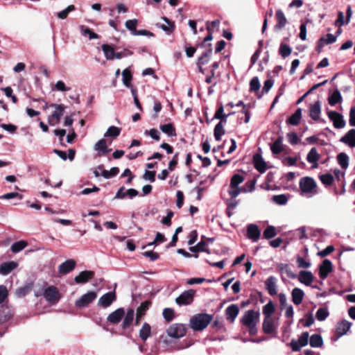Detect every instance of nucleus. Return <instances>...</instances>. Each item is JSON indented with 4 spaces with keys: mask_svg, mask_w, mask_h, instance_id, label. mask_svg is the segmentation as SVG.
Instances as JSON below:
<instances>
[{
    "mask_svg": "<svg viewBox=\"0 0 355 355\" xmlns=\"http://www.w3.org/2000/svg\"><path fill=\"white\" fill-rule=\"evenodd\" d=\"M259 312L252 309L246 311L241 318V323L245 326L250 335L254 336L257 333V324L259 321Z\"/></svg>",
    "mask_w": 355,
    "mask_h": 355,
    "instance_id": "f257e3e1",
    "label": "nucleus"
},
{
    "mask_svg": "<svg viewBox=\"0 0 355 355\" xmlns=\"http://www.w3.org/2000/svg\"><path fill=\"white\" fill-rule=\"evenodd\" d=\"M212 319V315L208 313L195 314L190 318L189 326L194 331H202L208 326Z\"/></svg>",
    "mask_w": 355,
    "mask_h": 355,
    "instance_id": "f03ea898",
    "label": "nucleus"
},
{
    "mask_svg": "<svg viewBox=\"0 0 355 355\" xmlns=\"http://www.w3.org/2000/svg\"><path fill=\"white\" fill-rule=\"evenodd\" d=\"M214 119L220 120L214 129V137L217 141H219L222 136V104L218 103L216 112L211 119H209V117L206 115V122L207 124H209Z\"/></svg>",
    "mask_w": 355,
    "mask_h": 355,
    "instance_id": "7ed1b4c3",
    "label": "nucleus"
},
{
    "mask_svg": "<svg viewBox=\"0 0 355 355\" xmlns=\"http://www.w3.org/2000/svg\"><path fill=\"white\" fill-rule=\"evenodd\" d=\"M243 180V176L239 173H236L232 177L227 191L230 197L236 198L240 193H241V188H239V185L242 183Z\"/></svg>",
    "mask_w": 355,
    "mask_h": 355,
    "instance_id": "20e7f679",
    "label": "nucleus"
},
{
    "mask_svg": "<svg viewBox=\"0 0 355 355\" xmlns=\"http://www.w3.org/2000/svg\"><path fill=\"white\" fill-rule=\"evenodd\" d=\"M316 182L313 178L304 177L300 180V188L303 193L316 194Z\"/></svg>",
    "mask_w": 355,
    "mask_h": 355,
    "instance_id": "39448f33",
    "label": "nucleus"
},
{
    "mask_svg": "<svg viewBox=\"0 0 355 355\" xmlns=\"http://www.w3.org/2000/svg\"><path fill=\"white\" fill-rule=\"evenodd\" d=\"M50 107H54L55 111L48 118L49 123L51 125H55L60 123L62 116L64 114L65 105L63 104L51 103Z\"/></svg>",
    "mask_w": 355,
    "mask_h": 355,
    "instance_id": "423d86ee",
    "label": "nucleus"
},
{
    "mask_svg": "<svg viewBox=\"0 0 355 355\" xmlns=\"http://www.w3.org/2000/svg\"><path fill=\"white\" fill-rule=\"evenodd\" d=\"M167 335L173 338H180L184 336L187 334V327L185 324L175 323L169 326L166 329Z\"/></svg>",
    "mask_w": 355,
    "mask_h": 355,
    "instance_id": "0eeeda50",
    "label": "nucleus"
},
{
    "mask_svg": "<svg viewBox=\"0 0 355 355\" xmlns=\"http://www.w3.org/2000/svg\"><path fill=\"white\" fill-rule=\"evenodd\" d=\"M309 334L308 331L302 333L297 340L292 339L290 343V347L293 352H300L301 348L305 347L309 343Z\"/></svg>",
    "mask_w": 355,
    "mask_h": 355,
    "instance_id": "6e6552de",
    "label": "nucleus"
},
{
    "mask_svg": "<svg viewBox=\"0 0 355 355\" xmlns=\"http://www.w3.org/2000/svg\"><path fill=\"white\" fill-rule=\"evenodd\" d=\"M96 297L97 294L96 292L89 291L77 300L75 302V305L76 307L80 309L87 307L92 303Z\"/></svg>",
    "mask_w": 355,
    "mask_h": 355,
    "instance_id": "1a4fd4ad",
    "label": "nucleus"
},
{
    "mask_svg": "<svg viewBox=\"0 0 355 355\" xmlns=\"http://www.w3.org/2000/svg\"><path fill=\"white\" fill-rule=\"evenodd\" d=\"M44 297L49 303L56 304L60 300L61 296L58 288L51 286L44 290Z\"/></svg>",
    "mask_w": 355,
    "mask_h": 355,
    "instance_id": "9d476101",
    "label": "nucleus"
},
{
    "mask_svg": "<svg viewBox=\"0 0 355 355\" xmlns=\"http://www.w3.org/2000/svg\"><path fill=\"white\" fill-rule=\"evenodd\" d=\"M195 293L193 289L185 291L175 299V302L179 305L191 304L193 302Z\"/></svg>",
    "mask_w": 355,
    "mask_h": 355,
    "instance_id": "9b49d317",
    "label": "nucleus"
},
{
    "mask_svg": "<svg viewBox=\"0 0 355 355\" xmlns=\"http://www.w3.org/2000/svg\"><path fill=\"white\" fill-rule=\"evenodd\" d=\"M328 116L330 121L333 122L334 126L336 129L343 128L346 122L343 116L336 111H330L328 112Z\"/></svg>",
    "mask_w": 355,
    "mask_h": 355,
    "instance_id": "f8f14e48",
    "label": "nucleus"
},
{
    "mask_svg": "<svg viewBox=\"0 0 355 355\" xmlns=\"http://www.w3.org/2000/svg\"><path fill=\"white\" fill-rule=\"evenodd\" d=\"M206 26L208 31V35L205 37L203 42L201 44V46L203 47H206L207 42L212 40V33L214 31V30H218L220 26V20L216 19L211 22L207 21Z\"/></svg>",
    "mask_w": 355,
    "mask_h": 355,
    "instance_id": "ddd939ff",
    "label": "nucleus"
},
{
    "mask_svg": "<svg viewBox=\"0 0 355 355\" xmlns=\"http://www.w3.org/2000/svg\"><path fill=\"white\" fill-rule=\"evenodd\" d=\"M123 322L121 327L123 330L128 329L134 323L135 320V310L132 308H129L125 311V315L123 318Z\"/></svg>",
    "mask_w": 355,
    "mask_h": 355,
    "instance_id": "4468645a",
    "label": "nucleus"
},
{
    "mask_svg": "<svg viewBox=\"0 0 355 355\" xmlns=\"http://www.w3.org/2000/svg\"><path fill=\"white\" fill-rule=\"evenodd\" d=\"M319 277L321 279L324 280L328 275L332 271V263L329 259H324L319 266Z\"/></svg>",
    "mask_w": 355,
    "mask_h": 355,
    "instance_id": "2eb2a0df",
    "label": "nucleus"
},
{
    "mask_svg": "<svg viewBox=\"0 0 355 355\" xmlns=\"http://www.w3.org/2000/svg\"><path fill=\"white\" fill-rule=\"evenodd\" d=\"M14 310L7 305L0 306V324L10 320L14 315Z\"/></svg>",
    "mask_w": 355,
    "mask_h": 355,
    "instance_id": "dca6fc26",
    "label": "nucleus"
},
{
    "mask_svg": "<svg viewBox=\"0 0 355 355\" xmlns=\"http://www.w3.org/2000/svg\"><path fill=\"white\" fill-rule=\"evenodd\" d=\"M124 315L125 309L119 308L108 315L107 321L113 324H119L122 320Z\"/></svg>",
    "mask_w": 355,
    "mask_h": 355,
    "instance_id": "f3484780",
    "label": "nucleus"
},
{
    "mask_svg": "<svg viewBox=\"0 0 355 355\" xmlns=\"http://www.w3.org/2000/svg\"><path fill=\"white\" fill-rule=\"evenodd\" d=\"M116 299V293L114 291H110L103 295L99 300L98 305L104 308L110 306L114 301Z\"/></svg>",
    "mask_w": 355,
    "mask_h": 355,
    "instance_id": "a211bd4d",
    "label": "nucleus"
},
{
    "mask_svg": "<svg viewBox=\"0 0 355 355\" xmlns=\"http://www.w3.org/2000/svg\"><path fill=\"white\" fill-rule=\"evenodd\" d=\"M253 164L254 167L257 171H258L260 173H263L267 170L266 162L262 157V155L259 153H256L253 155Z\"/></svg>",
    "mask_w": 355,
    "mask_h": 355,
    "instance_id": "6ab92c4d",
    "label": "nucleus"
},
{
    "mask_svg": "<svg viewBox=\"0 0 355 355\" xmlns=\"http://www.w3.org/2000/svg\"><path fill=\"white\" fill-rule=\"evenodd\" d=\"M261 236V231L257 225L251 223L247 227V237L253 242H257Z\"/></svg>",
    "mask_w": 355,
    "mask_h": 355,
    "instance_id": "aec40b11",
    "label": "nucleus"
},
{
    "mask_svg": "<svg viewBox=\"0 0 355 355\" xmlns=\"http://www.w3.org/2000/svg\"><path fill=\"white\" fill-rule=\"evenodd\" d=\"M352 322L343 320L340 322H338L336 327V335L337 336V339L346 334L347 332L352 327Z\"/></svg>",
    "mask_w": 355,
    "mask_h": 355,
    "instance_id": "412c9836",
    "label": "nucleus"
},
{
    "mask_svg": "<svg viewBox=\"0 0 355 355\" xmlns=\"http://www.w3.org/2000/svg\"><path fill=\"white\" fill-rule=\"evenodd\" d=\"M76 261L74 259H67L58 266V272L60 275H67L76 267Z\"/></svg>",
    "mask_w": 355,
    "mask_h": 355,
    "instance_id": "4be33fe9",
    "label": "nucleus"
},
{
    "mask_svg": "<svg viewBox=\"0 0 355 355\" xmlns=\"http://www.w3.org/2000/svg\"><path fill=\"white\" fill-rule=\"evenodd\" d=\"M297 277L301 284L307 286H311L314 279L313 275L310 270H301Z\"/></svg>",
    "mask_w": 355,
    "mask_h": 355,
    "instance_id": "5701e85b",
    "label": "nucleus"
},
{
    "mask_svg": "<svg viewBox=\"0 0 355 355\" xmlns=\"http://www.w3.org/2000/svg\"><path fill=\"white\" fill-rule=\"evenodd\" d=\"M95 272L92 270H84L76 276L74 281L76 284H85L94 277Z\"/></svg>",
    "mask_w": 355,
    "mask_h": 355,
    "instance_id": "b1692460",
    "label": "nucleus"
},
{
    "mask_svg": "<svg viewBox=\"0 0 355 355\" xmlns=\"http://www.w3.org/2000/svg\"><path fill=\"white\" fill-rule=\"evenodd\" d=\"M352 16V10L351 6L348 5L346 10V20H344V14L342 11H339L338 13V19L335 21V25L339 24L340 26L344 24H348L350 21Z\"/></svg>",
    "mask_w": 355,
    "mask_h": 355,
    "instance_id": "393cba45",
    "label": "nucleus"
},
{
    "mask_svg": "<svg viewBox=\"0 0 355 355\" xmlns=\"http://www.w3.org/2000/svg\"><path fill=\"white\" fill-rule=\"evenodd\" d=\"M265 286L270 295L273 296L277 293V278L275 277H268L265 281Z\"/></svg>",
    "mask_w": 355,
    "mask_h": 355,
    "instance_id": "a878e982",
    "label": "nucleus"
},
{
    "mask_svg": "<svg viewBox=\"0 0 355 355\" xmlns=\"http://www.w3.org/2000/svg\"><path fill=\"white\" fill-rule=\"evenodd\" d=\"M340 141L348 145L351 148L355 147V129L349 130L340 139Z\"/></svg>",
    "mask_w": 355,
    "mask_h": 355,
    "instance_id": "bb28decb",
    "label": "nucleus"
},
{
    "mask_svg": "<svg viewBox=\"0 0 355 355\" xmlns=\"http://www.w3.org/2000/svg\"><path fill=\"white\" fill-rule=\"evenodd\" d=\"M239 313L237 304H231L225 310L226 319L230 322H234Z\"/></svg>",
    "mask_w": 355,
    "mask_h": 355,
    "instance_id": "cd10ccee",
    "label": "nucleus"
},
{
    "mask_svg": "<svg viewBox=\"0 0 355 355\" xmlns=\"http://www.w3.org/2000/svg\"><path fill=\"white\" fill-rule=\"evenodd\" d=\"M321 114V104L320 101H317L311 105L309 108V116L314 121L320 119Z\"/></svg>",
    "mask_w": 355,
    "mask_h": 355,
    "instance_id": "c85d7f7f",
    "label": "nucleus"
},
{
    "mask_svg": "<svg viewBox=\"0 0 355 355\" xmlns=\"http://www.w3.org/2000/svg\"><path fill=\"white\" fill-rule=\"evenodd\" d=\"M96 150H98V156H104L109 153L112 149L108 148L107 146V142L105 139H100L94 146Z\"/></svg>",
    "mask_w": 355,
    "mask_h": 355,
    "instance_id": "c756f323",
    "label": "nucleus"
},
{
    "mask_svg": "<svg viewBox=\"0 0 355 355\" xmlns=\"http://www.w3.org/2000/svg\"><path fill=\"white\" fill-rule=\"evenodd\" d=\"M275 15L277 19V24L275 25L274 28L275 31L281 30L287 24L286 17H285L284 12L280 9L277 10Z\"/></svg>",
    "mask_w": 355,
    "mask_h": 355,
    "instance_id": "7c9ffc66",
    "label": "nucleus"
},
{
    "mask_svg": "<svg viewBox=\"0 0 355 355\" xmlns=\"http://www.w3.org/2000/svg\"><path fill=\"white\" fill-rule=\"evenodd\" d=\"M320 159V155L317 151L316 148L313 147L306 156V160L309 163L313 164L312 167L316 168L318 167V161Z\"/></svg>",
    "mask_w": 355,
    "mask_h": 355,
    "instance_id": "2f4dec72",
    "label": "nucleus"
},
{
    "mask_svg": "<svg viewBox=\"0 0 355 355\" xmlns=\"http://www.w3.org/2000/svg\"><path fill=\"white\" fill-rule=\"evenodd\" d=\"M292 302L295 305H300L304 297V291L300 288H294L291 292Z\"/></svg>",
    "mask_w": 355,
    "mask_h": 355,
    "instance_id": "473e14b6",
    "label": "nucleus"
},
{
    "mask_svg": "<svg viewBox=\"0 0 355 355\" xmlns=\"http://www.w3.org/2000/svg\"><path fill=\"white\" fill-rule=\"evenodd\" d=\"M105 57L108 60L116 59V55L114 47L112 45L104 44L101 46Z\"/></svg>",
    "mask_w": 355,
    "mask_h": 355,
    "instance_id": "72a5a7b5",
    "label": "nucleus"
},
{
    "mask_svg": "<svg viewBox=\"0 0 355 355\" xmlns=\"http://www.w3.org/2000/svg\"><path fill=\"white\" fill-rule=\"evenodd\" d=\"M17 263L15 261L4 262L0 266V273L4 275H8L17 267Z\"/></svg>",
    "mask_w": 355,
    "mask_h": 355,
    "instance_id": "f704fd0d",
    "label": "nucleus"
},
{
    "mask_svg": "<svg viewBox=\"0 0 355 355\" xmlns=\"http://www.w3.org/2000/svg\"><path fill=\"white\" fill-rule=\"evenodd\" d=\"M302 108H297L295 112L287 119L286 123L292 125H297L302 118Z\"/></svg>",
    "mask_w": 355,
    "mask_h": 355,
    "instance_id": "c9c22d12",
    "label": "nucleus"
},
{
    "mask_svg": "<svg viewBox=\"0 0 355 355\" xmlns=\"http://www.w3.org/2000/svg\"><path fill=\"white\" fill-rule=\"evenodd\" d=\"M239 200H236V198L231 197L230 199L226 200V214L229 218H230L233 215V212L232 211L236 209V207L239 205Z\"/></svg>",
    "mask_w": 355,
    "mask_h": 355,
    "instance_id": "e433bc0d",
    "label": "nucleus"
},
{
    "mask_svg": "<svg viewBox=\"0 0 355 355\" xmlns=\"http://www.w3.org/2000/svg\"><path fill=\"white\" fill-rule=\"evenodd\" d=\"M139 338L143 340L146 341L151 335V327L147 323L144 322L139 330Z\"/></svg>",
    "mask_w": 355,
    "mask_h": 355,
    "instance_id": "4c0bfd02",
    "label": "nucleus"
},
{
    "mask_svg": "<svg viewBox=\"0 0 355 355\" xmlns=\"http://www.w3.org/2000/svg\"><path fill=\"white\" fill-rule=\"evenodd\" d=\"M262 329L264 333L270 334L274 332L275 327L274 324V322L271 318H265L263 324Z\"/></svg>",
    "mask_w": 355,
    "mask_h": 355,
    "instance_id": "58836bf2",
    "label": "nucleus"
},
{
    "mask_svg": "<svg viewBox=\"0 0 355 355\" xmlns=\"http://www.w3.org/2000/svg\"><path fill=\"white\" fill-rule=\"evenodd\" d=\"M309 344L311 347H322L324 344L322 336L318 334L311 335L310 337Z\"/></svg>",
    "mask_w": 355,
    "mask_h": 355,
    "instance_id": "ea45409f",
    "label": "nucleus"
},
{
    "mask_svg": "<svg viewBox=\"0 0 355 355\" xmlns=\"http://www.w3.org/2000/svg\"><path fill=\"white\" fill-rule=\"evenodd\" d=\"M159 128L164 133L169 137H175L177 135L175 128L171 123L161 125Z\"/></svg>",
    "mask_w": 355,
    "mask_h": 355,
    "instance_id": "a19ab883",
    "label": "nucleus"
},
{
    "mask_svg": "<svg viewBox=\"0 0 355 355\" xmlns=\"http://www.w3.org/2000/svg\"><path fill=\"white\" fill-rule=\"evenodd\" d=\"M341 101L342 96L340 91L337 89L328 98V102L331 106H334Z\"/></svg>",
    "mask_w": 355,
    "mask_h": 355,
    "instance_id": "79ce46f5",
    "label": "nucleus"
},
{
    "mask_svg": "<svg viewBox=\"0 0 355 355\" xmlns=\"http://www.w3.org/2000/svg\"><path fill=\"white\" fill-rule=\"evenodd\" d=\"M33 283H28L25 286L20 287L16 290V295L19 297H23L28 295L33 289Z\"/></svg>",
    "mask_w": 355,
    "mask_h": 355,
    "instance_id": "37998d69",
    "label": "nucleus"
},
{
    "mask_svg": "<svg viewBox=\"0 0 355 355\" xmlns=\"http://www.w3.org/2000/svg\"><path fill=\"white\" fill-rule=\"evenodd\" d=\"M270 150L274 155H278L282 151V137H278L272 144H270Z\"/></svg>",
    "mask_w": 355,
    "mask_h": 355,
    "instance_id": "c03bdc74",
    "label": "nucleus"
},
{
    "mask_svg": "<svg viewBox=\"0 0 355 355\" xmlns=\"http://www.w3.org/2000/svg\"><path fill=\"white\" fill-rule=\"evenodd\" d=\"M337 161L342 168H347L349 166V157L345 153H339L337 155Z\"/></svg>",
    "mask_w": 355,
    "mask_h": 355,
    "instance_id": "a18cd8bd",
    "label": "nucleus"
},
{
    "mask_svg": "<svg viewBox=\"0 0 355 355\" xmlns=\"http://www.w3.org/2000/svg\"><path fill=\"white\" fill-rule=\"evenodd\" d=\"M275 311V307L273 302L270 300L265 306L263 307V314L265 315L266 318H270L271 315L274 313Z\"/></svg>",
    "mask_w": 355,
    "mask_h": 355,
    "instance_id": "49530a36",
    "label": "nucleus"
},
{
    "mask_svg": "<svg viewBox=\"0 0 355 355\" xmlns=\"http://www.w3.org/2000/svg\"><path fill=\"white\" fill-rule=\"evenodd\" d=\"M206 246L207 243L202 239L196 245L190 247L189 250L193 253H197L198 252H206ZM194 257L197 258L198 255L196 254Z\"/></svg>",
    "mask_w": 355,
    "mask_h": 355,
    "instance_id": "de8ad7c7",
    "label": "nucleus"
},
{
    "mask_svg": "<svg viewBox=\"0 0 355 355\" xmlns=\"http://www.w3.org/2000/svg\"><path fill=\"white\" fill-rule=\"evenodd\" d=\"M152 303L150 300H146L143 302L140 306L137 308L136 313L139 315L144 317L146 314L147 311L149 309Z\"/></svg>",
    "mask_w": 355,
    "mask_h": 355,
    "instance_id": "09e8293b",
    "label": "nucleus"
},
{
    "mask_svg": "<svg viewBox=\"0 0 355 355\" xmlns=\"http://www.w3.org/2000/svg\"><path fill=\"white\" fill-rule=\"evenodd\" d=\"M329 315L327 307H320L318 309L315 313V318L318 321L325 320Z\"/></svg>",
    "mask_w": 355,
    "mask_h": 355,
    "instance_id": "8fccbe9b",
    "label": "nucleus"
},
{
    "mask_svg": "<svg viewBox=\"0 0 355 355\" xmlns=\"http://www.w3.org/2000/svg\"><path fill=\"white\" fill-rule=\"evenodd\" d=\"M257 183V178H254L252 180H248L245 183V185L241 187V192L248 193L252 192L255 189Z\"/></svg>",
    "mask_w": 355,
    "mask_h": 355,
    "instance_id": "3c124183",
    "label": "nucleus"
},
{
    "mask_svg": "<svg viewBox=\"0 0 355 355\" xmlns=\"http://www.w3.org/2000/svg\"><path fill=\"white\" fill-rule=\"evenodd\" d=\"M79 28L80 30L81 33L83 35L89 36V40L98 39L99 37V35L98 34L93 32L89 28L84 25L80 26Z\"/></svg>",
    "mask_w": 355,
    "mask_h": 355,
    "instance_id": "603ef678",
    "label": "nucleus"
},
{
    "mask_svg": "<svg viewBox=\"0 0 355 355\" xmlns=\"http://www.w3.org/2000/svg\"><path fill=\"white\" fill-rule=\"evenodd\" d=\"M292 52L291 47L283 42L280 44L279 49V53L281 55V56L284 58L288 57L291 55Z\"/></svg>",
    "mask_w": 355,
    "mask_h": 355,
    "instance_id": "864d4df0",
    "label": "nucleus"
},
{
    "mask_svg": "<svg viewBox=\"0 0 355 355\" xmlns=\"http://www.w3.org/2000/svg\"><path fill=\"white\" fill-rule=\"evenodd\" d=\"M123 83L127 87L131 86V81L132 79V75L130 69H125L122 72Z\"/></svg>",
    "mask_w": 355,
    "mask_h": 355,
    "instance_id": "5fc2aeb1",
    "label": "nucleus"
},
{
    "mask_svg": "<svg viewBox=\"0 0 355 355\" xmlns=\"http://www.w3.org/2000/svg\"><path fill=\"white\" fill-rule=\"evenodd\" d=\"M209 47L211 46V44H208ZM212 50L209 48L206 52L203 53L202 55L198 60V64L203 65L208 62L210 55L211 54Z\"/></svg>",
    "mask_w": 355,
    "mask_h": 355,
    "instance_id": "6e6d98bb",
    "label": "nucleus"
},
{
    "mask_svg": "<svg viewBox=\"0 0 355 355\" xmlns=\"http://www.w3.org/2000/svg\"><path fill=\"white\" fill-rule=\"evenodd\" d=\"M27 245L28 243L26 241H17L11 245V250L12 252L17 253L24 250Z\"/></svg>",
    "mask_w": 355,
    "mask_h": 355,
    "instance_id": "4d7b16f0",
    "label": "nucleus"
},
{
    "mask_svg": "<svg viewBox=\"0 0 355 355\" xmlns=\"http://www.w3.org/2000/svg\"><path fill=\"white\" fill-rule=\"evenodd\" d=\"M272 201L279 205H284L288 202V197L285 194L275 195L272 198Z\"/></svg>",
    "mask_w": 355,
    "mask_h": 355,
    "instance_id": "13d9d810",
    "label": "nucleus"
},
{
    "mask_svg": "<svg viewBox=\"0 0 355 355\" xmlns=\"http://www.w3.org/2000/svg\"><path fill=\"white\" fill-rule=\"evenodd\" d=\"M319 178L321 182L326 187L330 186L334 182V176L329 173L320 175Z\"/></svg>",
    "mask_w": 355,
    "mask_h": 355,
    "instance_id": "bf43d9fd",
    "label": "nucleus"
},
{
    "mask_svg": "<svg viewBox=\"0 0 355 355\" xmlns=\"http://www.w3.org/2000/svg\"><path fill=\"white\" fill-rule=\"evenodd\" d=\"M277 234L276 229L272 225L268 226L263 233V236L266 239H270L275 237Z\"/></svg>",
    "mask_w": 355,
    "mask_h": 355,
    "instance_id": "052dcab7",
    "label": "nucleus"
},
{
    "mask_svg": "<svg viewBox=\"0 0 355 355\" xmlns=\"http://www.w3.org/2000/svg\"><path fill=\"white\" fill-rule=\"evenodd\" d=\"M121 133V128L116 126H110L108 128L107 132L104 135L105 137H112L114 138L117 137Z\"/></svg>",
    "mask_w": 355,
    "mask_h": 355,
    "instance_id": "680f3d73",
    "label": "nucleus"
},
{
    "mask_svg": "<svg viewBox=\"0 0 355 355\" xmlns=\"http://www.w3.org/2000/svg\"><path fill=\"white\" fill-rule=\"evenodd\" d=\"M162 315L166 321L169 322L172 321L175 317L174 310L171 308H166L163 310Z\"/></svg>",
    "mask_w": 355,
    "mask_h": 355,
    "instance_id": "e2e57ef3",
    "label": "nucleus"
},
{
    "mask_svg": "<svg viewBox=\"0 0 355 355\" xmlns=\"http://www.w3.org/2000/svg\"><path fill=\"white\" fill-rule=\"evenodd\" d=\"M138 20L137 19L127 20L125 23V26L127 29L131 31L132 34L137 31V25Z\"/></svg>",
    "mask_w": 355,
    "mask_h": 355,
    "instance_id": "0e129e2a",
    "label": "nucleus"
},
{
    "mask_svg": "<svg viewBox=\"0 0 355 355\" xmlns=\"http://www.w3.org/2000/svg\"><path fill=\"white\" fill-rule=\"evenodd\" d=\"M260 89V83L257 76L253 77L250 81V92H257Z\"/></svg>",
    "mask_w": 355,
    "mask_h": 355,
    "instance_id": "69168bd1",
    "label": "nucleus"
},
{
    "mask_svg": "<svg viewBox=\"0 0 355 355\" xmlns=\"http://www.w3.org/2000/svg\"><path fill=\"white\" fill-rule=\"evenodd\" d=\"M228 144H230V146L228 148L227 153L231 154L236 148V142L234 139H230L229 140H227V139L223 140V148H225V146Z\"/></svg>",
    "mask_w": 355,
    "mask_h": 355,
    "instance_id": "338daca9",
    "label": "nucleus"
},
{
    "mask_svg": "<svg viewBox=\"0 0 355 355\" xmlns=\"http://www.w3.org/2000/svg\"><path fill=\"white\" fill-rule=\"evenodd\" d=\"M273 84L274 81L272 79H267L266 80H265L263 87L261 90V94L259 95L258 98H260L262 96V95L268 93L269 90L272 88Z\"/></svg>",
    "mask_w": 355,
    "mask_h": 355,
    "instance_id": "774afa93",
    "label": "nucleus"
}]
</instances>
